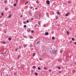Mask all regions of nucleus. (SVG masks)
<instances>
[{
    "mask_svg": "<svg viewBox=\"0 0 76 76\" xmlns=\"http://www.w3.org/2000/svg\"><path fill=\"white\" fill-rule=\"evenodd\" d=\"M75 70H73V71H72V73H75Z\"/></svg>",
    "mask_w": 76,
    "mask_h": 76,
    "instance_id": "obj_26",
    "label": "nucleus"
},
{
    "mask_svg": "<svg viewBox=\"0 0 76 76\" xmlns=\"http://www.w3.org/2000/svg\"><path fill=\"white\" fill-rule=\"evenodd\" d=\"M35 75H36V76H37V75H38V74H37V72H35Z\"/></svg>",
    "mask_w": 76,
    "mask_h": 76,
    "instance_id": "obj_9",
    "label": "nucleus"
},
{
    "mask_svg": "<svg viewBox=\"0 0 76 76\" xmlns=\"http://www.w3.org/2000/svg\"><path fill=\"white\" fill-rule=\"evenodd\" d=\"M5 10H7V7L5 8Z\"/></svg>",
    "mask_w": 76,
    "mask_h": 76,
    "instance_id": "obj_27",
    "label": "nucleus"
},
{
    "mask_svg": "<svg viewBox=\"0 0 76 76\" xmlns=\"http://www.w3.org/2000/svg\"><path fill=\"white\" fill-rule=\"evenodd\" d=\"M31 32H32V33H34V31L32 30V31H31Z\"/></svg>",
    "mask_w": 76,
    "mask_h": 76,
    "instance_id": "obj_38",
    "label": "nucleus"
},
{
    "mask_svg": "<svg viewBox=\"0 0 76 76\" xmlns=\"http://www.w3.org/2000/svg\"><path fill=\"white\" fill-rule=\"evenodd\" d=\"M44 69H45V70H46V69H47V68L46 67H45L44 68Z\"/></svg>",
    "mask_w": 76,
    "mask_h": 76,
    "instance_id": "obj_15",
    "label": "nucleus"
},
{
    "mask_svg": "<svg viewBox=\"0 0 76 76\" xmlns=\"http://www.w3.org/2000/svg\"><path fill=\"white\" fill-rule=\"evenodd\" d=\"M31 9H32V7H31Z\"/></svg>",
    "mask_w": 76,
    "mask_h": 76,
    "instance_id": "obj_56",
    "label": "nucleus"
},
{
    "mask_svg": "<svg viewBox=\"0 0 76 76\" xmlns=\"http://www.w3.org/2000/svg\"><path fill=\"white\" fill-rule=\"evenodd\" d=\"M3 56L4 57H6V55H3Z\"/></svg>",
    "mask_w": 76,
    "mask_h": 76,
    "instance_id": "obj_24",
    "label": "nucleus"
},
{
    "mask_svg": "<svg viewBox=\"0 0 76 76\" xmlns=\"http://www.w3.org/2000/svg\"><path fill=\"white\" fill-rule=\"evenodd\" d=\"M50 49H52V48H50Z\"/></svg>",
    "mask_w": 76,
    "mask_h": 76,
    "instance_id": "obj_62",
    "label": "nucleus"
},
{
    "mask_svg": "<svg viewBox=\"0 0 76 76\" xmlns=\"http://www.w3.org/2000/svg\"><path fill=\"white\" fill-rule=\"evenodd\" d=\"M49 72H51V69H50L49 70Z\"/></svg>",
    "mask_w": 76,
    "mask_h": 76,
    "instance_id": "obj_35",
    "label": "nucleus"
},
{
    "mask_svg": "<svg viewBox=\"0 0 76 76\" xmlns=\"http://www.w3.org/2000/svg\"><path fill=\"white\" fill-rule=\"evenodd\" d=\"M45 35H48V33L46 32L45 33Z\"/></svg>",
    "mask_w": 76,
    "mask_h": 76,
    "instance_id": "obj_4",
    "label": "nucleus"
},
{
    "mask_svg": "<svg viewBox=\"0 0 76 76\" xmlns=\"http://www.w3.org/2000/svg\"><path fill=\"white\" fill-rule=\"evenodd\" d=\"M28 32H31V30H28Z\"/></svg>",
    "mask_w": 76,
    "mask_h": 76,
    "instance_id": "obj_42",
    "label": "nucleus"
},
{
    "mask_svg": "<svg viewBox=\"0 0 76 76\" xmlns=\"http://www.w3.org/2000/svg\"><path fill=\"white\" fill-rule=\"evenodd\" d=\"M2 43H3V44H6V42H2Z\"/></svg>",
    "mask_w": 76,
    "mask_h": 76,
    "instance_id": "obj_29",
    "label": "nucleus"
},
{
    "mask_svg": "<svg viewBox=\"0 0 76 76\" xmlns=\"http://www.w3.org/2000/svg\"><path fill=\"white\" fill-rule=\"evenodd\" d=\"M32 45H30V47H31H31H32Z\"/></svg>",
    "mask_w": 76,
    "mask_h": 76,
    "instance_id": "obj_39",
    "label": "nucleus"
},
{
    "mask_svg": "<svg viewBox=\"0 0 76 76\" xmlns=\"http://www.w3.org/2000/svg\"><path fill=\"white\" fill-rule=\"evenodd\" d=\"M32 36H31L30 37V38H32Z\"/></svg>",
    "mask_w": 76,
    "mask_h": 76,
    "instance_id": "obj_48",
    "label": "nucleus"
},
{
    "mask_svg": "<svg viewBox=\"0 0 76 76\" xmlns=\"http://www.w3.org/2000/svg\"><path fill=\"white\" fill-rule=\"evenodd\" d=\"M56 20H57V19H58V16H56Z\"/></svg>",
    "mask_w": 76,
    "mask_h": 76,
    "instance_id": "obj_12",
    "label": "nucleus"
},
{
    "mask_svg": "<svg viewBox=\"0 0 76 76\" xmlns=\"http://www.w3.org/2000/svg\"><path fill=\"white\" fill-rule=\"evenodd\" d=\"M56 51H57V50H54L53 52H52V53H53V54H56Z\"/></svg>",
    "mask_w": 76,
    "mask_h": 76,
    "instance_id": "obj_3",
    "label": "nucleus"
},
{
    "mask_svg": "<svg viewBox=\"0 0 76 76\" xmlns=\"http://www.w3.org/2000/svg\"><path fill=\"white\" fill-rule=\"evenodd\" d=\"M24 46L25 47H26V45H24Z\"/></svg>",
    "mask_w": 76,
    "mask_h": 76,
    "instance_id": "obj_43",
    "label": "nucleus"
},
{
    "mask_svg": "<svg viewBox=\"0 0 76 76\" xmlns=\"http://www.w3.org/2000/svg\"><path fill=\"white\" fill-rule=\"evenodd\" d=\"M46 3L48 4H50V2L48 0L46 1Z\"/></svg>",
    "mask_w": 76,
    "mask_h": 76,
    "instance_id": "obj_2",
    "label": "nucleus"
},
{
    "mask_svg": "<svg viewBox=\"0 0 76 76\" xmlns=\"http://www.w3.org/2000/svg\"><path fill=\"white\" fill-rule=\"evenodd\" d=\"M72 41H75V39L73 38H72Z\"/></svg>",
    "mask_w": 76,
    "mask_h": 76,
    "instance_id": "obj_21",
    "label": "nucleus"
},
{
    "mask_svg": "<svg viewBox=\"0 0 76 76\" xmlns=\"http://www.w3.org/2000/svg\"><path fill=\"white\" fill-rule=\"evenodd\" d=\"M40 14H37V15H36V17L37 18H40Z\"/></svg>",
    "mask_w": 76,
    "mask_h": 76,
    "instance_id": "obj_1",
    "label": "nucleus"
},
{
    "mask_svg": "<svg viewBox=\"0 0 76 76\" xmlns=\"http://www.w3.org/2000/svg\"><path fill=\"white\" fill-rule=\"evenodd\" d=\"M38 70H41V68H40L39 67H38Z\"/></svg>",
    "mask_w": 76,
    "mask_h": 76,
    "instance_id": "obj_23",
    "label": "nucleus"
},
{
    "mask_svg": "<svg viewBox=\"0 0 76 76\" xmlns=\"http://www.w3.org/2000/svg\"><path fill=\"white\" fill-rule=\"evenodd\" d=\"M52 39H55V37H52Z\"/></svg>",
    "mask_w": 76,
    "mask_h": 76,
    "instance_id": "obj_18",
    "label": "nucleus"
},
{
    "mask_svg": "<svg viewBox=\"0 0 76 76\" xmlns=\"http://www.w3.org/2000/svg\"><path fill=\"white\" fill-rule=\"evenodd\" d=\"M19 48H21V46H19Z\"/></svg>",
    "mask_w": 76,
    "mask_h": 76,
    "instance_id": "obj_44",
    "label": "nucleus"
},
{
    "mask_svg": "<svg viewBox=\"0 0 76 76\" xmlns=\"http://www.w3.org/2000/svg\"><path fill=\"white\" fill-rule=\"evenodd\" d=\"M33 69H35V68H36V66H33Z\"/></svg>",
    "mask_w": 76,
    "mask_h": 76,
    "instance_id": "obj_11",
    "label": "nucleus"
},
{
    "mask_svg": "<svg viewBox=\"0 0 76 76\" xmlns=\"http://www.w3.org/2000/svg\"><path fill=\"white\" fill-rule=\"evenodd\" d=\"M57 14H58V15H59L60 14V12H57Z\"/></svg>",
    "mask_w": 76,
    "mask_h": 76,
    "instance_id": "obj_7",
    "label": "nucleus"
},
{
    "mask_svg": "<svg viewBox=\"0 0 76 76\" xmlns=\"http://www.w3.org/2000/svg\"><path fill=\"white\" fill-rule=\"evenodd\" d=\"M59 73H61V71H59Z\"/></svg>",
    "mask_w": 76,
    "mask_h": 76,
    "instance_id": "obj_47",
    "label": "nucleus"
},
{
    "mask_svg": "<svg viewBox=\"0 0 76 76\" xmlns=\"http://www.w3.org/2000/svg\"><path fill=\"white\" fill-rule=\"evenodd\" d=\"M22 16H23L22 15H21L20 16V18H22Z\"/></svg>",
    "mask_w": 76,
    "mask_h": 76,
    "instance_id": "obj_46",
    "label": "nucleus"
},
{
    "mask_svg": "<svg viewBox=\"0 0 76 76\" xmlns=\"http://www.w3.org/2000/svg\"><path fill=\"white\" fill-rule=\"evenodd\" d=\"M66 33L67 34H69V32L68 31H66Z\"/></svg>",
    "mask_w": 76,
    "mask_h": 76,
    "instance_id": "obj_16",
    "label": "nucleus"
},
{
    "mask_svg": "<svg viewBox=\"0 0 76 76\" xmlns=\"http://www.w3.org/2000/svg\"><path fill=\"white\" fill-rule=\"evenodd\" d=\"M34 72V71L32 70H31V73H33Z\"/></svg>",
    "mask_w": 76,
    "mask_h": 76,
    "instance_id": "obj_40",
    "label": "nucleus"
},
{
    "mask_svg": "<svg viewBox=\"0 0 76 76\" xmlns=\"http://www.w3.org/2000/svg\"><path fill=\"white\" fill-rule=\"evenodd\" d=\"M11 16H12V15H9L8 16V18H11Z\"/></svg>",
    "mask_w": 76,
    "mask_h": 76,
    "instance_id": "obj_5",
    "label": "nucleus"
},
{
    "mask_svg": "<svg viewBox=\"0 0 76 76\" xmlns=\"http://www.w3.org/2000/svg\"><path fill=\"white\" fill-rule=\"evenodd\" d=\"M39 42H40L38 41V42L37 43V44H38Z\"/></svg>",
    "mask_w": 76,
    "mask_h": 76,
    "instance_id": "obj_22",
    "label": "nucleus"
},
{
    "mask_svg": "<svg viewBox=\"0 0 76 76\" xmlns=\"http://www.w3.org/2000/svg\"><path fill=\"white\" fill-rule=\"evenodd\" d=\"M38 23L39 25H40V22L39 21L38 22Z\"/></svg>",
    "mask_w": 76,
    "mask_h": 76,
    "instance_id": "obj_30",
    "label": "nucleus"
},
{
    "mask_svg": "<svg viewBox=\"0 0 76 76\" xmlns=\"http://www.w3.org/2000/svg\"><path fill=\"white\" fill-rule=\"evenodd\" d=\"M4 3H6V1H4Z\"/></svg>",
    "mask_w": 76,
    "mask_h": 76,
    "instance_id": "obj_54",
    "label": "nucleus"
},
{
    "mask_svg": "<svg viewBox=\"0 0 76 76\" xmlns=\"http://www.w3.org/2000/svg\"><path fill=\"white\" fill-rule=\"evenodd\" d=\"M29 15H30V16H31V14H29Z\"/></svg>",
    "mask_w": 76,
    "mask_h": 76,
    "instance_id": "obj_58",
    "label": "nucleus"
},
{
    "mask_svg": "<svg viewBox=\"0 0 76 76\" xmlns=\"http://www.w3.org/2000/svg\"><path fill=\"white\" fill-rule=\"evenodd\" d=\"M4 15V14L3 13V12H1V16H3V15Z\"/></svg>",
    "mask_w": 76,
    "mask_h": 76,
    "instance_id": "obj_14",
    "label": "nucleus"
},
{
    "mask_svg": "<svg viewBox=\"0 0 76 76\" xmlns=\"http://www.w3.org/2000/svg\"><path fill=\"white\" fill-rule=\"evenodd\" d=\"M20 57H21V56L20 55H18V59H19V58H20Z\"/></svg>",
    "mask_w": 76,
    "mask_h": 76,
    "instance_id": "obj_8",
    "label": "nucleus"
},
{
    "mask_svg": "<svg viewBox=\"0 0 76 76\" xmlns=\"http://www.w3.org/2000/svg\"><path fill=\"white\" fill-rule=\"evenodd\" d=\"M31 19H32V20H34V18H32Z\"/></svg>",
    "mask_w": 76,
    "mask_h": 76,
    "instance_id": "obj_55",
    "label": "nucleus"
},
{
    "mask_svg": "<svg viewBox=\"0 0 76 76\" xmlns=\"http://www.w3.org/2000/svg\"><path fill=\"white\" fill-rule=\"evenodd\" d=\"M8 40H9V41H10L11 40V38L10 37L9 38Z\"/></svg>",
    "mask_w": 76,
    "mask_h": 76,
    "instance_id": "obj_13",
    "label": "nucleus"
},
{
    "mask_svg": "<svg viewBox=\"0 0 76 76\" xmlns=\"http://www.w3.org/2000/svg\"><path fill=\"white\" fill-rule=\"evenodd\" d=\"M27 3H28V1H27V2L25 4V5H26V4H27Z\"/></svg>",
    "mask_w": 76,
    "mask_h": 76,
    "instance_id": "obj_19",
    "label": "nucleus"
},
{
    "mask_svg": "<svg viewBox=\"0 0 76 76\" xmlns=\"http://www.w3.org/2000/svg\"><path fill=\"white\" fill-rule=\"evenodd\" d=\"M67 14H68V15H69V14H70V13H69V12L67 13Z\"/></svg>",
    "mask_w": 76,
    "mask_h": 76,
    "instance_id": "obj_50",
    "label": "nucleus"
},
{
    "mask_svg": "<svg viewBox=\"0 0 76 76\" xmlns=\"http://www.w3.org/2000/svg\"><path fill=\"white\" fill-rule=\"evenodd\" d=\"M35 54H36L35 53H33V57H34V56H35Z\"/></svg>",
    "mask_w": 76,
    "mask_h": 76,
    "instance_id": "obj_10",
    "label": "nucleus"
},
{
    "mask_svg": "<svg viewBox=\"0 0 76 76\" xmlns=\"http://www.w3.org/2000/svg\"><path fill=\"white\" fill-rule=\"evenodd\" d=\"M68 15H68V14H67V13L65 15L66 16H68Z\"/></svg>",
    "mask_w": 76,
    "mask_h": 76,
    "instance_id": "obj_20",
    "label": "nucleus"
},
{
    "mask_svg": "<svg viewBox=\"0 0 76 76\" xmlns=\"http://www.w3.org/2000/svg\"><path fill=\"white\" fill-rule=\"evenodd\" d=\"M69 3H70V1H68Z\"/></svg>",
    "mask_w": 76,
    "mask_h": 76,
    "instance_id": "obj_53",
    "label": "nucleus"
},
{
    "mask_svg": "<svg viewBox=\"0 0 76 76\" xmlns=\"http://www.w3.org/2000/svg\"><path fill=\"white\" fill-rule=\"evenodd\" d=\"M7 76H8V74H7V75H6Z\"/></svg>",
    "mask_w": 76,
    "mask_h": 76,
    "instance_id": "obj_57",
    "label": "nucleus"
},
{
    "mask_svg": "<svg viewBox=\"0 0 76 76\" xmlns=\"http://www.w3.org/2000/svg\"><path fill=\"white\" fill-rule=\"evenodd\" d=\"M57 68H58V69H61V68L60 67H59L58 66L57 67Z\"/></svg>",
    "mask_w": 76,
    "mask_h": 76,
    "instance_id": "obj_6",
    "label": "nucleus"
},
{
    "mask_svg": "<svg viewBox=\"0 0 76 76\" xmlns=\"http://www.w3.org/2000/svg\"><path fill=\"white\" fill-rule=\"evenodd\" d=\"M14 75H15V76H16V73H14Z\"/></svg>",
    "mask_w": 76,
    "mask_h": 76,
    "instance_id": "obj_36",
    "label": "nucleus"
},
{
    "mask_svg": "<svg viewBox=\"0 0 76 76\" xmlns=\"http://www.w3.org/2000/svg\"><path fill=\"white\" fill-rule=\"evenodd\" d=\"M43 26L44 27H45V25H43Z\"/></svg>",
    "mask_w": 76,
    "mask_h": 76,
    "instance_id": "obj_52",
    "label": "nucleus"
},
{
    "mask_svg": "<svg viewBox=\"0 0 76 76\" xmlns=\"http://www.w3.org/2000/svg\"><path fill=\"white\" fill-rule=\"evenodd\" d=\"M35 9L36 10H37V9H38V8H35Z\"/></svg>",
    "mask_w": 76,
    "mask_h": 76,
    "instance_id": "obj_45",
    "label": "nucleus"
},
{
    "mask_svg": "<svg viewBox=\"0 0 76 76\" xmlns=\"http://www.w3.org/2000/svg\"><path fill=\"white\" fill-rule=\"evenodd\" d=\"M23 23H24V24H26V22L24 21L23 22Z\"/></svg>",
    "mask_w": 76,
    "mask_h": 76,
    "instance_id": "obj_17",
    "label": "nucleus"
},
{
    "mask_svg": "<svg viewBox=\"0 0 76 76\" xmlns=\"http://www.w3.org/2000/svg\"><path fill=\"white\" fill-rule=\"evenodd\" d=\"M16 6V3H15L14 4V6Z\"/></svg>",
    "mask_w": 76,
    "mask_h": 76,
    "instance_id": "obj_25",
    "label": "nucleus"
},
{
    "mask_svg": "<svg viewBox=\"0 0 76 76\" xmlns=\"http://www.w3.org/2000/svg\"><path fill=\"white\" fill-rule=\"evenodd\" d=\"M62 52H63V50H61V51H60V53H62Z\"/></svg>",
    "mask_w": 76,
    "mask_h": 76,
    "instance_id": "obj_33",
    "label": "nucleus"
},
{
    "mask_svg": "<svg viewBox=\"0 0 76 76\" xmlns=\"http://www.w3.org/2000/svg\"><path fill=\"white\" fill-rule=\"evenodd\" d=\"M15 50H16V51H18V48H16V49H15Z\"/></svg>",
    "mask_w": 76,
    "mask_h": 76,
    "instance_id": "obj_41",
    "label": "nucleus"
},
{
    "mask_svg": "<svg viewBox=\"0 0 76 76\" xmlns=\"http://www.w3.org/2000/svg\"><path fill=\"white\" fill-rule=\"evenodd\" d=\"M0 18H2V17L1 16H0Z\"/></svg>",
    "mask_w": 76,
    "mask_h": 76,
    "instance_id": "obj_51",
    "label": "nucleus"
},
{
    "mask_svg": "<svg viewBox=\"0 0 76 76\" xmlns=\"http://www.w3.org/2000/svg\"><path fill=\"white\" fill-rule=\"evenodd\" d=\"M26 25H24V28H26Z\"/></svg>",
    "mask_w": 76,
    "mask_h": 76,
    "instance_id": "obj_28",
    "label": "nucleus"
},
{
    "mask_svg": "<svg viewBox=\"0 0 76 76\" xmlns=\"http://www.w3.org/2000/svg\"><path fill=\"white\" fill-rule=\"evenodd\" d=\"M54 32H53V31H52V33H53Z\"/></svg>",
    "mask_w": 76,
    "mask_h": 76,
    "instance_id": "obj_60",
    "label": "nucleus"
},
{
    "mask_svg": "<svg viewBox=\"0 0 76 76\" xmlns=\"http://www.w3.org/2000/svg\"><path fill=\"white\" fill-rule=\"evenodd\" d=\"M18 0H16V3H18Z\"/></svg>",
    "mask_w": 76,
    "mask_h": 76,
    "instance_id": "obj_37",
    "label": "nucleus"
},
{
    "mask_svg": "<svg viewBox=\"0 0 76 76\" xmlns=\"http://www.w3.org/2000/svg\"><path fill=\"white\" fill-rule=\"evenodd\" d=\"M46 15H47V16H48V13H46Z\"/></svg>",
    "mask_w": 76,
    "mask_h": 76,
    "instance_id": "obj_32",
    "label": "nucleus"
},
{
    "mask_svg": "<svg viewBox=\"0 0 76 76\" xmlns=\"http://www.w3.org/2000/svg\"><path fill=\"white\" fill-rule=\"evenodd\" d=\"M75 64H76V62H75Z\"/></svg>",
    "mask_w": 76,
    "mask_h": 76,
    "instance_id": "obj_61",
    "label": "nucleus"
},
{
    "mask_svg": "<svg viewBox=\"0 0 76 76\" xmlns=\"http://www.w3.org/2000/svg\"><path fill=\"white\" fill-rule=\"evenodd\" d=\"M5 33H6V31H5Z\"/></svg>",
    "mask_w": 76,
    "mask_h": 76,
    "instance_id": "obj_59",
    "label": "nucleus"
},
{
    "mask_svg": "<svg viewBox=\"0 0 76 76\" xmlns=\"http://www.w3.org/2000/svg\"><path fill=\"white\" fill-rule=\"evenodd\" d=\"M20 75H22V74L21 73V74H20Z\"/></svg>",
    "mask_w": 76,
    "mask_h": 76,
    "instance_id": "obj_63",
    "label": "nucleus"
},
{
    "mask_svg": "<svg viewBox=\"0 0 76 76\" xmlns=\"http://www.w3.org/2000/svg\"><path fill=\"white\" fill-rule=\"evenodd\" d=\"M71 61H72V60H71Z\"/></svg>",
    "mask_w": 76,
    "mask_h": 76,
    "instance_id": "obj_64",
    "label": "nucleus"
},
{
    "mask_svg": "<svg viewBox=\"0 0 76 76\" xmlns=\"http://www.w3.org/2000/svg\"><path fill=\"white\" fill-rule=\"evenodd\" d=\"M37 3H39V2L38 1H36Z\"/></svg>",
    "mask_w": 76,
    "mask_h": 76,
    "instance_id": "obj_34",
    "label": "nucleus"
},
{
    "mask_svg": "<svg viewBox=\"0 0 76 76\" xmlns=\"http://www.w3.org/2000/svg\"><path fill=\"white\" fill-rule=\"evenodd\" d=\"M26 22H27V23H29V20H27L26 21Z\"/></svg>",
    "mask_w": 76,
    "mask_h": 76,
    "instance_id": "obj_31",
    "label": "nucleus"
},
{
    "mask_svg": "<svg viewBox=\"0 0 76 76\" xmlns=\"http://www.w3.org/2000/svg\"><path fill=\"white\" fill-rule=\"evenodd\" d=\"M39 60H42V58H39Z\"/></svg>",
    "mask_w": 76,
    "mask_h": 76,
    "instance_id": "obj_49",
    "label": "nucleus"
}]
</instances>
